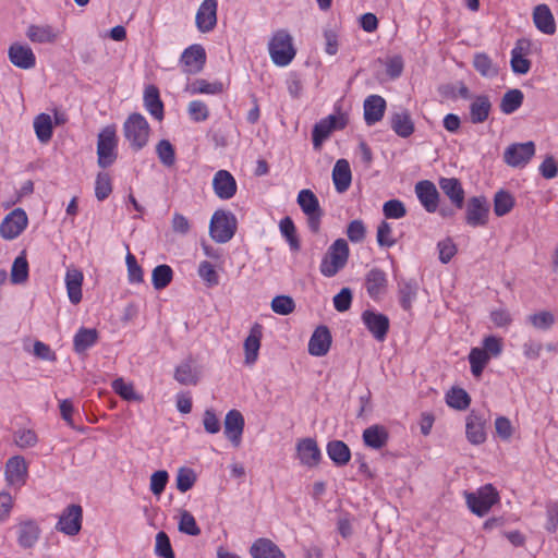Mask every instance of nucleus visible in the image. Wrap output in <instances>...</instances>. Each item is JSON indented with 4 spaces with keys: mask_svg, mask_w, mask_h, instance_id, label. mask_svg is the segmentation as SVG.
<instances>
[{
    "mask_svg": "<svg viewBox=\"0 0 558 558\" xmlns=\"http://www.w3.org/2000/svg\"><path fill=\"white\" fill-rule=\"evenodd\" d=\"M217 0H204L197 9L195 25L199 33H210L217 26Z\"/></svg>",
    "mask_w": 558,
    "mask_h": 558,
    "instance_id": "nucleus-16",
    "label": "nucleus"
},
{
    "mask_svg": "<svg viewBox=\"0 0 558 558\" xmlns=\"http://www.w3.org/2000/svg\"><path fill=\"white\" fill-rule=\"evenodd\" d=\"M362 437L365 446L378 450L387 445L389 434L385 426L375 424L364 429Z\"/></svg>",
    "mask_w": 558,
    "mask_h": 558,
    "instance_id": "nucleus-33",
    "label": "nucleus"
},
{
    "mask_svg": "<svg viewBox=\"0 0 558 558\" xmlns=\"http://www.w3.org/2000/svg\"><path fill=\"white\" fill-rule=\"evenodd\" d=\"M10 62L22 70H31L36 65V54L26 43L15 41L8 49Z\"/></svg>",
    "mask_w": 558,
    "mask_h": 558,
    "instance_id": "nucleus-15",
    "label": "nucleus"
},
{
    "mask_svg": "<svg viewBox=\"0 0 558 558\" xmlns=\"http://www.w3.org/2000/svg\"><path fill=\"white\" fill-rule=\"evenodd\" d=\"M253 558H286L280 548L268 538H258L251 547Z\"/></svg>",
    "mask_w": 558,
    "mask_h": 558,
    "instance_id": "nucleus-35",
    "label": "nucleus"
},
{
    "mask_svg": "<svg viewBox=\"0 0 558 558\" xmlns=\"http://www.w3.org/2000/svg\"><path fill=\"white\" fill-rule=\"evenodd\" d=\"M112 192L111 177L107 172H99L95 181V196L102 202L109 197Z\"/></svg>",
    "mask_w": 558,
    "mask_h": 558,
    "instance_id": "nucleus-49",
    "label": "nucleus"
},
{
    "mask_svg": "<svg viewBox=\"0 0 558 558\" xmlns=\"http://www.w3.org/2000/svg\"><path fill=\"white\" fill-rule=\"evenodd\" d=\"M327 454L338 465H345L351 458L350 448L342 440H331L327 444Z\"/></svg>",
    "mask_w": 558,
    "mask_h": 558,
    "instance_id": "nucleus-38",
    "label": "nucleus"
},
{
    "mask_svg": "<svg viewBox=\"0 0 558 558\" xmlns=\"http://www.w3.org/2000/svg\"><path fill=\"white\" fill-rule=\"evenodd\" d=\"M527 320L536 329L547 330L554 325L555 317L550 312L542 311V312L530 315L527 317Z\"/></svg>",
    "mask_w": 558,
    "mask_h": 558,
    "instance_id": "nucleus-58",
    "label": "nucleus"
},
{
    "mask_svg": "<svg viewBox=\"0 0 558 558\" xmlns=\"http://www.w3.org/2000/svg\"><path fill=\"white\" fill-rule=\"evenodd\" d=\"M268 52L274 64L288 66L296 56L293 37L287 29H277L268 41Z\"/></svg>",
    "mask_w": 558,
    "mask_h": 558,
    "instance_id": "nucleus-1",
    "label": "nucleus"
},
{
    "mask_svg": "<svg viewBox=\"0 0 558 558\" xmlns=\"http://www.w3.org/2000/svg\"><path fill=\"white\" fill-rule=\"evenodd\" d=\"M98 339L96 329L81 328L74 336L73 344L77 353L86 351L94 345Z\"/></svg>",
    "mask_w": 558,
    "mask_h": 558,
    "instance_id": "nucleus-40",
    "label": "nucleus"
},
{
    "mask_svg": "<svg viewBox=\"0 0 558 558\" xmlns=\"http://www.w3.org/2000/svg\"><path fill=\"white\" fill-rule=\"evenodd\" d=\"M296 202L307 218L308 229L316 233L319 231L323 210L317 196L307 189L301 190L298 194Z\"/></svg>",
    "mask_w": 558,
    "mask_h": 558,
    "instance_id": "nucleus-8",
    "label": "nucleus"
},
{
    "mask_svg": "<svg viewBox=\"0 0 558 558\" xmlns=\"http://www.w3.org/2000/svg\"><path fill=\"white\" fill-rule=\"evenodd\" d=\"M187 113L194 122H203L209 118V109L202 100H192L187 106Z\"/></svg>",
    "mask_w": 558,
    "mask_h": 558,
    "instance_id": "nucleus-53",
    "label": "nucleus"
},
{
    "mask_svg": "<svg viewBox=\"0 0 558 558\" xmlns=\"http://www.w3.org/2000/svg\"><path fill=\"white\" fill-rule=\"evenodd\" d=\"M63 29L48 23H32L25 36L34 45H56L62 37Z\"/></svg>",
    "mask_w": 558,
    "mask_h": 558,
    "instance_id": "nucleus-9",
    "label": "nucleus"
},
{
    "mask_svg": "<svg viewBox=\"0 0 558 558\" xmlns=\"http://www.w3.org/2000/svg\"><path fill=\"white\" fill-rule=\"evenodd\" d=\"M123 134L133 150L144 148L149 140L150 126L141 113H132L123 123Z\"/></svg>",
    "mask_w": 558,
    "mask_h": 558,
    "instance_id": "nucleus-2",
    "label": "nucleus"
},
{
    "mask_svg": "<svg viewBox=\"0 0 558 558\" xmlns=\"http://www.w3.org/2000/svg\"><path fill=\"white\" fill-rule=\"evenodd\" d=\"M475 70L485 77L496 76L498 69L486 53H476L473 59Z\"/></svg>",
    "mask_w": 558,
    "mask_h": 558,
    "instance_id": "nucleus-47",
    "label": "nucleus"
},
{
    "mask_svg": "<svg viewBox=\"0 0 558 558\" xmlns=\"http://www.w3.org/2000/svg\"><path fill=\"white\" fill-rule=\"evenodd\" d=\"M536 151L535 144L532 141L525 143H513L504 151V161L512 168H524Z\"/></svg>",
    "mask_w": 558,
    "mask_h": 558,
    "instance_id": "nucleus-10",
    "label": "nucleus"
},
{
    "mask_svg": "<svg viewBox=\"0 0 558 558\" xmlns=\"http://www.w3.org/2000/svg\"><path fill=\"white\" fill-rule=\"evenodd\" d=\"M174 379L185 386L197 385L199 380V372L193 365V361L191 359L183 361L175 367Z\"/></svg>",
    "mask_w": 558,
    "mask_h": 558,
    "instance_id": "nucleus-36",
    "label": "nucleus"
},
{
    "mask_svg": "<svg viewBox=\"0 0 558 558\" xmlns=\"http://www.w3.org/2000/svg\"><path fill=\"white\" fill-rule=\"evenodd\" d=\"M391 129L403 138L411 136L414 132V123L407 110L395 112L391 116Z\"/></svg>",
    "mask_w": 558,
    "mask_h": 558,
    "instance_id": "nucleus-37",
    "label": "nucleus"
},
{
    "mask_svg": "<svg viewBox=\"0 0 558 558\" xmlns=\"http://www.w3.org/2000/svg\"><path fill=\"white\" fill-rule=\"evenodd\" d=\"M416 197L423 208L429 213H436L439 205V193L435 184L428 180L420 181L414 187Z\"/></svg>",
    "mask_w": 558,
    "mask_h": 558,
    "instance_id": "nucleus-18",
    "label": "nucleus"
},
{
    "mask_svg": "<svg viewBox=\"0 0 558 558\" xmlns=\"http://www.w3.org/2000/svg\"><path fill=\"white\" fill-rule=\"evenodd\" d=\"M352 291L349 288H342L341 291L333 296V306L338 312H345L351 307Z\"/></svg>",
    "mask_w": 558,
    "mask_h": 558,
    "instance_id": "nucleus-63",
    "label": "nucleus"
},
{
    "mask_svg": "<svg viewBox=\"0 0 558 558\" xmlns=\"http://www.w3.org/2000/svg\"><path fill=\"white\" fill-rule=\"evenodd\" d=\"M296 456L301 464L308 468L316 466L322 459V452L316 440L310 437L302 438L298 441Z\"/></svg>",
    "mask_w": 558,
    "mask_h": 558,
    "instance_id": "nucleus-20",
    "label": "nucleus"
},
{
    "mask_svg": "<svg viewBox=\"0 0 558 558\" xmlns=\"http://www.w3.org/2000/svg\"><path fill=\"white\" fill-rule=\"evenodd\" d=\"M366 229L362 220H353L349 223L347 235L353 243L362 242L365 238Z\"/></svg>",
    "mask_w": 558,
    "mask_h": 558,
    "instance_id": "nucleus-62",
    "label": "nucleus"
},
{
    "mask_svg": "<svg viewBox=\"0 0 558 558\" xmlns=\"http://www.w3.org/2000/svg\"><path fill=\"white\" fill-rule=\"evenodd\" d=\"M361 319L377 341H384L386 339L390 323L385 314L365 310L361 315Z\"/></svg>",
    "mask_w": 558,
    "mask_h": 558,
    "instance_id": "nucleus-17",
    "label": "nucleus"
},
{
    "mask_svg": "<svg viewBox=\"0 0 558 558\" xmlns=\"http://www.w3.org/2000/svg\"><path fill=\"white\" fill-rule=\"evenodd\" d=\"M83 509L80 505H69L61 513L56 529L66 535H76L82 527Z\"/></svg>",
    "mask_w": 558,
    "mask_h": 558,
    "instance_id": "nucleus-14",
    "label": "nucleus"
},
{
    "mask_svg": "<svg viewBox=\"0 0 558 558\" xmlns=\"http://www.w3.org/2000/svg\"><path fill=\"white\" fill-rule=\"evenodd\" d=\"M206 63V51L199 44L185 48L180 57L182 71L186 74L199 73Z\"/></svg>",
    "mask_w": 558,
    "mask_h": 558,
    "instance_id": "nucleus-13",
    "label": "nucleus"
},
{
    "mask_svg": "<svg viewBox=\"0 0 558 558\" xmlns=\"http://www.w3.org/2000/svg\"><path fill=\"white\" fill-rule=\"evenodd\" d=\"M349 122V116L345 112L338 111L319 120L313 128L312 141L315 150H320L323 143L330 136L335 130H343Z\"/></svg>",
    "mask_w": 558,
    "mask_h": 558,
    "instance_id": "nucleus-5",
    "label": "nucleus"
},
{
    "mask_svg": "<svg viewBox=\"0 0 558 558\" xmlns=\"http://www.w3.org/2000/svg\"><path fill=\"white\" fill-rule=\"evenodd\" d=\"M98 166L108 168L118 158V137L116 125L105 126L98 134L97 141Z\"/></svg>",
    "mask_w": 558,
    "mask_h": 558,
    "instance_id": "nucleus-3",
    "label": "nucleus"
},
{
    "mask_svg": "<svg viewBox=\"0 0 558 558\" xmlns=\"http://www.w3.org/2000/svg\"><path fill=\"white\" fill-rule=\"evenodd\" d=\"M465 434L472 445H481L486 440L485 421L475 411L466 417Z\"/></svg>",
    "mask_w": 558,
    "mask_h": 558,
    "instance_id": "nucleus-29",
    "label": "nucleus"
},
{
    "mask_svg": "<svg viewBox=\"0 0 558 558\" xmlns=\"http://www.w3.org/2000/svg\"><path fill=\"white\" fill-rule=\"evenodd\" d=\"M514 206L513 196L506 191H498L494 196V213L498 217L509 214Z\"/></svg>",
    "mask_w": 558,
    "mask_h": 558,
    "instance_id": "nucleus-45",
    "label": "nucleus"
},
{
    "mask_svg": "<svg viewBox=\"0 0 558 558\" xmlns=\"http://www.w3.org/2000/svg\"><path fill=\"white\" fill-rule=\"evenodd\" d=\"M418 290L417 281H403L399 286L400 303L403 310L409 311Z\"/></svg>",
    "mask_w": 558,
    "mask_h": 558,
    "instance_id": "nucleus-48",
    "label": "nucleus"
},
{
    "mask_svg": "<svg viewBox=\"0 0 558 558\" xmlns=\"http://www.w3.org/2000/svg\"><path fill=\"white\" fill-rule=\"evenodd\" d=\"M464 497L470 511L478 517L487 514L499 501V494L492 484H486L474 493L465 492Z\"/></svg>",
    "mask_w": 558,
    "mask_h": 558,
    "instance_id": "nucleus-4",
    "label": "nucleus"
},
{
    "mask_svg": "<svg viewBox=\"0 0 558 558\" xmlns=\"http://www.w3.org/2000/svg\"><path fill=\"white\" fill-rule=\"evenodd\" d=\"M523 93L520 89L508 90L500 102V110L506 114L517 111L523 102Z\"/></svg>",
    "mask_w": 558,
    "mask_h": 558,
    "instance_id": "nucleus-43",
    "label": "nucleus"
},
{
    "mask_svg": "<svg viewBox=\"0 0 558 558\" xmlns=\"http://www.w3.org/2000/svg\"><path fill=\"white\" fill-rule=\"evenodd\" d=\"M196 482V474L192 469L181 468L177 474V488L181 493L190 490Z\"/></svg>",
    "mask_w": 558,
    "mask_h": 558,
    "instance_id": "nucleus-51",
    "label": "nucleus"
},
{
    "mask_svg": "<svg viewBox=\"0 0 558 558\" xmlns=\"http://www.w3.org/2000/svg\"><path fill=\"white\" fill-rule=\"evenodd\" d=\"M213 190L218 198L228 201L236 194L238 184L228 170H218L213 178Z\"/></svg>",
    "mask_w": 558,
    "mask_h": 558,
    "instance_id": "nucleus-19",
    "label": "nucleus"
},
{
    "mask_svg": "<svg viewBox=\"0 0 558 558\" xmlns=\"http://www.w3.org/2000/svg\"><path fill=\"white\" fill-rule=\"evenodd\" d=\"M235 228L236 220L233 214L225 210H217L211 217L209 233L214 241L218 243H226L234 235Z\"/></svg>",
    "mask_w": 558,
    "mask_h": 558,
    "instance_id": "nucleus-7",
    "label": "nucleus"
},
{
    "mask_svg": "<svg viewBox=\"0 0 558 558\" xmlns=\"http://www.w3.org/2000/svg\"><path fill=\"white\" fill-rule=\"evenodd\" d=\"M349 257V245L345 240L338 239L328 248L320 264L322 274L326 277L335 276L344 267Z\"/></svg>",
    "mask_w": 558,
    "mask_h": 558,
    "instance_id": "nucleus-6",
    "label": "nucleus"
},
{
    "mask_svg": "<svg viewBox=\"0 0 558 558\" xmlns=\"http://www.w3.org/2000/svg\"><path fill=\"white\" fill-rule=\"evenodd\" d=\"M386 100L379 95H369L363 104L364 121L368 126L381 121L386 111Z\"/></svg>",
    "mask_w": 558,
    "mask_h": 558,
    "instance_id": "nucleus-23",
    "label": "nucleus"
},
{
    "mask_svg": "<svg viewBox=\"0 0 558 558\" xmlns=\"http://www.w3.org/2000/svg\"><path fill=\"white\" fill-rule=\"evenodd\" d=\"M144 106L156 120L161 121L163 119V104L160 100L159 90L155 85L145 87Z\"/></svg>",
    "mask_w": 558,
    "mask_h": 558,
    "instance_id": "nucleus-34",
    "label": "nucleus"
},
{
    "mask_svg": "<svg viewBox=\"0 0 558 558\" xmlns=\"http://www.w3.org/2000/svg\"><path fill=\"white\" fill-rule=\"evenodd\" d=\"M533 23L535 27L545 35L556 33V23L554 15L547 4H537L533 10Z\"/></svg>",
    "mask_w": 558,
    "mask_h": 558,
    "instance_id": "nucleus-28",
    "label": "nucleus"
},
{
    "mask_svg": "<svg viewBox=\"0 0 558 558\" xmlns=\"http://www.w3.org/2000/svg\"><path fill=\"white\" fill-rule=\"evenodd\" d=\"M263 338V326L255 323L250 330L248 336L244 340L245 363L252 365L257 361L260 341Z\"/></svg>",
    "mask_w": 558,
    "mask_h": 558,
    "instance_id": "nucleus-27",
    "label": "nucleus"
},
{
    "mask_svg": "<svg viewBox=\"0 0 558 558\" xmlns=\"http://www.w3.org/2000/svg\"><path fill=\"white\" fill-rule=\"evenodd\" d=\"M41 530L34 520H24L16 525L17 544L23 549L33 548L40 537Z\"/></svg>",
    "mask_w": 558,
    "mask_h": 558,
    "instance_id": "nucleus-21",
    "label": "nucleus"
},
{
    "mask_svg": "<svg viewBox=\"0 0 558 558\" xmlns=\"http://www.w3.org/2000/svg\"><path fill=\"white\" fill-rule=\"evenodd\" d=\"M179 531L191 536H197L201 534V529L198 527L195 518L186 510L181 513Z\"/></svg>",
    "mask_w": 558,
    "mask_h": 558,
    "instance_id": "nucleus-57",
    "label": "nucleus"
},
{
    "mask_svg": "<svg viewBox=\"0 0 558 558\" xmlns=\"http://www.w3.org/2000/svg\"><path fill=\"white\" fill-rule=\"evenodd\" d=\"M34 129L37 138L40 142L47 143L48 141H50L52 136L51 117L47 113H40L39 116H37L34 120Z\"/></svg>",
    "mask_w": 558,
    "mask_h": 558,
    "instance_id": "nucleus-44",
    "label": "nucleus"
},
{
    "mask_svg": "<svg viewBox=\"0 0 558 558\" xmlns=\"http://www.w3.org/2000/svg\"><path fill=\"white\" fill-rule=\"evenodd\" d=\"M531 43L527 39H519L511 50V69L517 74H526L531 69V62L526 59Z\"/></svg>",
    "mask_w": 558,
    "mask_h": 558,
    "instance_id": "nucleus-24",
    "label": "nucleus"
},
{
    "mask_svg": "<svg viewBox=\"0 0 558 558\" xmlns=\"http://www.w3.org/2000/svg\"><path fill=\"white\" fill-rule=\"evenodd\" d=\"M546 517V531L549 533L556 532L558 530V501H551L547 504Z\"/></svg>",
    "mask_w": 558,
    "mask_h": 558,
    "instance_id": "nucleus-64",
    "label": "nucleus"
},
{
    "mask_svg": "<svg viewBox=\"0 0 558 558\" xmlns=\"http://www.w3.org/2000/svg\"><path fill=\"white\" fill-rule=\"evenodd\" d=\"M352 181L350 163L347 159L336 161L332 169V182L338 193H344L349 190Z\"/></svg>",
    "mask_w": 558,
    "mask_h": 558,
    "instance_id": "nucleus-31",
    "label": "nucleus"
},
{
    "mask_svg": "<svg viewBox=\"0 0 558 558\" xmlns=\"http://www.w3.org/2000/svg\"><path fill=\"white\" fill-rule=\"evenodd\" d=\"M155 553L161 558H175L169 536L163 531L156 535Z\"/></svg>",
    "mask_w": 558,
    "mask_h": 558,
    "instance_id": "nucleus-52",
    "label": "nucleus"
},
{
    "mask_svg": "<svg viewBox=\"0 0 558 558\" xmlns=\"http://www.w3.org/2000/svg\"><path fill=\"white\" fill-rule=\"evenodd\" d=\"M438 184L450 202L461 209L465 196L461 182L457 178H440Z\"/></svg>",
    "mask_w": 558,
    "mask_h": 558,
    "instance_id": "nucleus-30",
    "label": "nucleus"
},
{
    "mask_svg": "<svg viewBox=\"0 0 558 558\" xmlns=\"http://www.w3.org/2000/svg\"><path fill=\"white\" fill-rule=\"evenodd\" d=\"M28 226V217L24 209L15 208L0 223V235L4 240L16 239Z\"/></svg>",
    "mask_w": 558,
    "mask_h": 558,
    "instance_id": "nucleus-11",
    "label": "nucleus"
},
{
    "mask_svg": "<svg viewBox=\"0 0 558 558\" xmlns=\"http://www.w3.org/2000/svg\"><path fill=\"white\" fill-rule=\"evenodd\" d=\"M5 477L10 485L22 486L25 484L27 465L22 456H14L7 461Z\"/></svg>",
    "mask_w": 558,
    "mask_h": 558,
    "instance_id": "nucleus-26",
    "label": "nucleus"
},
{
    "mask_svg": "<svg viewBox=\"0 0 558 558\" xmlns=\"http://www.w3.org/2000/svg\"><path fill=\"white\" fill-rule=\"evenodd\" d=\"M490 355L481 348H473L469 354V362L471 365V373L474 377H481L485 366L488 364Z\"/></svg>",
    "mask_w": 558,
    "mask_h": 558,
    "instance_id": "nucleus-41",
    "label": "nucleus"
},
{
    "mask_svg": "<svg viewBox=\"0 0 558 558\" xmlns=\"http://www.w3.org/2000/svg\"><path fill=\"white\" fill-rule=\"evenodd\" d=\"M156 153L160 162L166 167H171L175 162L174 147L168 140H161L156 146Z\"/></svg>",
    "mask_w": 558,
    "mask_h": 558,
    "instance_id": "nucleus-50",
    "label": "nucleus"
},
{
    "mask_svg": "<svg viewBox=\"0 0 558 558\" xmlns=\"http://www.w3.org/2000/svg\"><path fill=\"white\" fill-rule=\"evenodd\" d=\"M377 242L379 246L391 247L396 244L393 229L387 221H381L377 228Z\"/></svg>",
    "mask_w": 558,
    "mask_h": 558,
    "instance_id": "nucleus-56",
    "label": "nucleus"
},
{
    "mask_svg": "<svg viewBox=\"0 0 558 558\" xmlns=\"http://www.w3.org/2000/svg\"><path fill=\"white\" fill-rule=\"evenodd\" d=\"M492 102L486 95L475 96L470 104V120L474 124L485 122L490 113Z\"/></svg>",
    "mask_w": 558,
    "mask_h": 558,
    "instance_id": "nucleus-32",
    "label": "nucleus"
},
{
    "mask_svg": "<svg viewBox=\"0 0 558 558\" xmlns=\"http://www.w3.org/2000/svg\"><path fill=\"white\" fill-rule=\"evenodd\" d=\"M489 218V204L484 196H473L469 198L465 207L466 225L475 227H484Z\"/></svg>",
    "mask_w": 558,
    "mask_h": 558,
    "instance_id": "nucleus-12",
    "label": "nucleus"
},
{
    "mask_svg": "<svg viewBox=\"0 0 558 558\" xmlns=\"http://www.w3.org/2000/svg\"><path fill=\"white\" fill-rule=\"evenodd\" d=\"M223 89L220 82H208L204 78H197L185 86V92L190 95L206 94L216 95Z\"/></svg>",
    "mask_w": 558,
    "mask_h": 558,
    "instance_id": "nucleus-39",
    "label": "nucleus"
},
{
    "mask_svg": "<svg viewBox=\"0 0 558 558\" xmlns=\"http://www.w3.org/2000/svg\"><path fill=\"white\" fill-rule=\"evenodd\" d=\"M383 214L387 219H401L407 215V209L401 201L390 199L384 203Z\"/></svg>",
    "mask_w": 558,
    "mask_h": 558,
    "instance_id": "nucleus-54",
    "label": "nucleus"
},
{
    "mask_svg": "<svg viewBox=\"0 0 558 558\" xmlns=\"http://www.w3.org/2000/svg\"><path fill=\"white\" fill-rule=\"evenodd\" d=\"M112 388L114 392L124 400L131 401L138 399L133 386L131 384H126L122 378L114 379L112 383Z\"/></svg>",
    "mask_w": 558,
    "mask_h": 558,
    "instance_id": "nucleus-60",
    "label": "nucleus"
},
{
    "mask_svg": "<svg viewBox=\"0 0 558 558\" xmlns=\"http://www.w3.org/2000/svg\"><path fill=\"white\" fill-rule=\"evenodd\" d=\"M279 229L282 236L288 242L291 251L300 250V240L296 234V228L293 220L290 217H284L279 222Z\"/></svg>",
    "mask_w": 558,
    "mask_h": 558,
    "instance_id": "nucleus-42",
    "label": "nucleus"
},
{
    "mask_svg": "<svg viewBox=\"0 0 558 558\" xmlns=\"http://www.w3.org/2000/svg\"><path fill=\"white\" fill-rule=\"evenodd\" d=\"M447 404L457 410H465L471 402L468 392L462 388H452L446 396Z\"/></svg>",
    "mask_w": 558,
    "mask_h": 558,
    "instance_id": "nucleus-46",
    "label": "nucleus"
},
{
    "mask_svg": "<svg viewBox=\"0 0 558 558\" xmlns=\"http://www.w3.org/2000/svg\"><path fill=\"white\" fill-rule=\"evenodd\" d=\"M295 308V303L288 295H277L271 301V310L279 315H289Z\"/></svg>",
    "mask_w": 558,
    "mask_h": 558,
    "instance_id": "nucleus-55",
    "label": "nucleus"
},
{
    "mask_svg": "<svg viewBox=\"0 0 558 558\" xmlns=\"http://www.w3.org/2000/svg\"><path fill=\"white\" fill-rule=\"evenodd\" d=\"M244 429V417L238 410H230L225 417V436L234 447H239Z\"/></svg>",
    "mask_w": 558,
    "mask_h": 558,
    "instance_id": "nucleus-22",
    "label": "nucleus"
},
{
    "mask_svg": "<svg viewBox=\"0 0 558 558\" xmlns=\"http://www.w3.org/2000/svg\"><path fill=\"white\" fill-rule=\"evenodd\" d=\"M331 333L327 326H318L308 342V352L314 356H324L331 345Z\"/></svg>",
    "mask_w": 558,
    "mask_h": 558,
    "instance_id": "nucleus-25",
    "label": "nucleus"
},
{
    "mask_svg": "<svg viewBox=\"0 0 558 558\" xmlns=\"http://www.w3.org/2000/svg\"><path fill=\"white\" fill-rule=\"evenodd\" d=\"M14 442L21 449L32 448L38 442V437L32 429H19L14 433Z\"/></svg>",
    "mask_w": 558,
    "mask_h": 558,
    "instance_id": "nucleus-59",
    "label": "nucleus"
},
{
    "mask_svg": "<svg viewBox=\"0 0 558 558\" xmlns=\"http://www.w3.org/2000/svg\"><path fill=\"white\" fill-rule=\"evenodd\" d=\"M169 475L167 471H156L150 476V490L155 496H159L166 488Z\"/></svg>",
    "mask_w": 558,
    "mask_h": 558,
    "instance_id": "nucleus-61",
    "label": "nucleus"
}]
</instances>
